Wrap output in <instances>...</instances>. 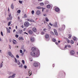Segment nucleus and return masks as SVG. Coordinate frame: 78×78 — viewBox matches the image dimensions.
<instances>
[{
	"instance_id": "1",
	"label": "nucleus",
	"mask_w": 78,
	"mask_h": 78,
	"mask_svg": "<svg viewBox=\"0 0 78 78\" xmlns=\"http://www.w3.org/2000/svg\"><path fill=\"white\" fill-rule=\"evenodd\" d=\"M30 55L32 56H35V57H38L39 56V51H36L35 52H31Z\"/></svg>"
},
{
	"instance_id": "2",
	"label": "nucleus",
	"mask_w": 78,
	"mask_h": 78,
	"mask_svg": "<svg viewBox=\"0 0 78 78\" xmlns=\"http://www.w3.org/2000/svg\"><path fill=\"white\" fill-rule=\"evenodd\" d=\"M30 25V24L28 22H26L24 23V26L25 27H29Z\"/></svg>"
},
{
	"instance_id": "3",
	"label": "nucleus",
	"mask_w": 78,
	"mask_h": 78,
	"mask_svg": "<svg viewBox=\"0 0 78 78\" xmlns=\"http://www.w3.org/2000/svg\"><path fill=\"white\" fill-rule=\"evenodd\" d=\"M33 65L34 67H38V66H39V64H38V63L36 62H35L34 63Z\"/></svg>"
},
{
	"instance_id": "4",
	"label": "nucleus",
	"mask_w": 78,
	"mask_h": 78,
	"mask_svg": "<svg viewBox=\"0 0 78 78\" xmlns=\"http://www.w3.org/2000/svg\"><path fill=\"white\" fill-rule=\"evenodd\" d=\"M16 74H13L12 76H10L9 77V78H14L15 77V76Z\"/></svg>"
},
{
	"instance_id": "5",
	"label": "nucleus",
	"mask_w": 78,
	"mask_h": 78,
	"mask_svg": "<svg viewBox=\"0 0 78 78\" xmlns=\"http://www.w3.org/2000/svg\"><path fill=\"white\" fill-rule=\"evenodd\" d=\"M9 56H10L12 58H14V55L11 54V52H9Z\"/></svg>"
},
{
	"instance_id": "6",
	"label": "nucleus",
	"mask_w": 78,
	"mask_h": 78,
	"mask_svg": "<svg viewBox=\"0 0 78 78\" xmlns=\"http://www.w3.org/2000/svg\"><path fill=\"white\" fill-rule=\"evenodd\" d=\"M31 49L32 51H36V47H33Z\"/></svg>"
},
{
	"instance_id": "7",
	"label": "nucleus",
	"mask_w": 78,
	"mask_h": 78,
	"mask_svg": "<svg viewBox=\"0 0 78 78\" xmlns=\"http://www.w3.org/2000/svg\"><path fill=\"white\" fill-rule=\"evenodd\" d=\"M55 10L56 11V12H59V11H60V9L59 8L57 7L55 9Z\"/></svg>"
},
{
	"instance_id": "8",
	"label": "nucleus",
	"mask_w": 78,
	"mask_h": 78,
	"mask_svg": "<svg viewBox=\"0 0 78 78\" xmlns=\"http://www.w3.org/2000/svg\"><path fill=\"white\" fill-rule=\"evenodd\" d=\"M8 21V20H11L12 19V17H10V18L9 17H7L6 19Z\"/></svg>"
},
{
	"instance_id": "9",
	"label": "nucleus",
	"mask_w": 78,
	"mask_h": 78,
	"mask_svg": "<svg viewBox=\"0 0 78 78\" xmlns=\"http://www.w3.org/2000/svg\"><path fill=\"white\" fill-rule=\"evenodd\" d=\"M36 14L38 15H40L41 14V12L39 10H37V11Z\"/></svg>"
},
{
	"instance_id": "10",
	"label": "nucleus",
	"mask_w": 78,
	"mask_h": 78,
	"mask_svg": "<svg viewBox=\"0 0 78 78\" xmlns=\"http://www.w3.org/2000/svg\"><path fill=\"white\" fill-rule=\"evenodd\" d=\"M70 53L71 55H73L74 54H75V52L73 50H72L70 51Z\"/></svg>"
},
{
	"instance_id": "11",
	"label": "nucleus",
	"mask_w": 78,
	"mask_h": 78,
	"mask_svg": "<svg viewBox=\"0 0 78 78\" xmlns=\"http://www.w3.org/2000/svg\"><path fill=\"white\" fill-rule=\"evenodd\" d=\"M54 30L55 35H56V36H58V32H57L56 31V30L55 29H54Z\"/></svg>"
},
{
	"instance_id": "12",
	"label": "nucleus",
	"mask_w": 78,
	"mask_h": 78,
	"mask_svg": "<svg viewBox=\"0 0 78 78\" xmlns=\"http://www.w3.org/2000/svg\"><path fill=\"white\" fill-rule=\"evenodd\" d=\"M6 29L7 30V32L8 33H11L10 32V30H9L8 27H6Z\"/></svg>"
},
{
	"instance_id": "13",
	"label": "nucleus",
	"mask_w": 78,
	"mask_h": 78,
	"mask_svg": "<svg viewBox=\"0 0 78 78\" xmlns=\"http://www.w3.org/2000/svg\"><path fill=\"white\" fill-rule=\"evenodd\" d=\"M45 37L46 39H48V38L49 37V35L48 34H46L45 35Z\"/></svg>"
},
{
	"instance_id": "14",
	"label": "nucleus",
	"mask_w": 78,
	"mask_h": 78,
	"mask_svg": "<svg viewBox=\"0 0 78 78\" xmlns=\"http://www.w3.org/2000/svg\"><path fill=\"white\" fill-rule=\"evenodd\" d=\"M13 43L14 44H17V41L15 40H13Z\"/></svg>"
},
{
	"instance_id": "15",
	"label": "nucleus",
	"mask_w": 78,
	"mask_h": 78,
	"mask_svg": "<svg viewBox=\"0 0 78 78\" xmlns=\"http://www.w3.org/2000/svg\"><path fill=\"white\" fill-rule=\"evenodd\" d=\"M32 30L34 32H36V31H37V30L36 29V28L35 27H34L33 28Z\"/></svg>"
},
{
	"instance_id": "16",
	"label": "nucleus",
	"mask_w": 78,
	"mask_h": 78,
	"mask_svg": "<svg viewBox=\"0 0 78 78\" xmlns=\"http://www.w3.org/2000/svg\"><path fill=\"white\" fill-rule=\"evenodd\" d=\"M30 40L31 42H34V38L31 37L30 38Z\"/></svg>"
},
{
	"instance_id": "17",
	"label": "nucleus",
	"mask_w": 78,
	"mask_h": 78,
	"mask_svg": "<svg viewBox=\"0 0 78 78\" xmlns=\"http://www.w3.org/2000/svg\"><path fill=\"white\" fill-rule=\"evenodd\" d=\"M29 75H30H30H31L32 73H31V71L30 70L29 71Z\"/></svg>"
},
{
	"instance_id": "18",
	"label": "nucleus",
	"mask_w": 78,
	"mask_h": 78,
	"mask_svg": "<svg viewBox=\"0 0 78 78\" xmlns=\"http://www.w3.org/2000/svg\"><path fill=\"white\" fill-rule=\"evenodd\" d=\"M41 8H42L41 6H37L36 7V9H41Z\"/></svg>"
},
{
	"instance_id": "19",
	"label": "nucleus",
	"mask_w": 78,
	"mask_h": 78,
	"mask_svg": "<svg viewBox=\"0 0 78 78\" xmlns=\"http://www.w3.org/2000/svg\"><path fill=\"white\" fill-rule=\"evenodd\" d=\"M29 33L30 34H33V31L31 30H29Z\"/></svg>"
},
{
	"instance_id": "20",
	"label": "nucleus",
	"mask_w": 78,
	"mask_h": 78,
	"mask_svg": "<svg viewBox=\"0 0 78 78\" xmlns=\"http://www.w3.org/2000/svg\"><path fill=\"white\" fill-rule=\"evenodd\" d=\"M22 32H23V31H22V30H20L19 31V33L20 34H22Z\"/></svg>"
},
{
	"instance_id": "21",
	"label": "nucleus",
	"mask_w": 78,
	"mask_h": 78,
	"mask_svg": "<svg viewBox=\"0 0 78 78\" xmlns=\"http://www.w3.org/2000/svg\"><path fill=\"white\" fill-rule=\"evenodd\" d=\"M50 7H51V5H48L47 6V8H50Z\"/></svg>"
},
{
	"instance_id": "22",
	"label": "nucleus",
	"mask_w": 78,
	"mask_h": 78,
	"mask_svg": "<svg viewBox=\"0 0 78 78\" xmlns=\"http://www.w3.org/2000/svg\"><path fill=\"white\" fill-rule=\"evenodd\" d=\"M11 8L12 9H14V5H13V3H12L11 5Z\"/></svg>"
},
{
	"instance_id": "23",
	"label": "nucleus",
	"mask_w": 78,
	"mask_h": 78,
	"mask_svg": "<svg viewBox=\"0 0 78 78\" xmlns=\"http://www.w3.org/2000/svg\"><path fill=\"white\" fill-rule=\"evenodd\" d=\"M54 27H57V23L56 22L54 26Z\"/></svg>"
},
{
	"instance_id": "24",
	"label": "nucleus",
	"mask_w": 78,
	"mask_h": 78,
	"mask_svg": "<svg viewBox=\"0 0 78 78\" xmlns=\"http://www.w3.org/2000/svg\"><path fill=\"white\" fill-rule=\"evenodd\" d=\"M19 39L20 40H23V37H20L19 38Z\"/></svg>"
},
{
	"instance_id": "25",
	"label": "nucleus",
	"mask_w": 78,
	"mask_h": 78,
	"mask_svg": "<svg viewBox=\"0 0 78 78\" xmlns=\"http://www.w3.org/2000/svg\"><path fill=\"white\" fill-rule=\"evenodd\" d=\"M45 20L46 22H48L49 21V20H48V19L47 18V17H46L45 19Z\"/></svg>"
},
{
	"instance_id": "26",
	"label": "nucleus",
	"mask_w": 78,
	"mask_h": 78,
	"mask_svg": "<svg viewBox=\"0 0 78 78\" xmlns=\"http://www.w3.org/2000/svg\"><path fill=\"white\" fill-rule=\"evenodd\" d=\"M70 43H71L72 44H73L74 43V41H73V40H71L70 42Z\"/></svg>"
},
{
	"instance_id": "27",
	"label": "nucleus",
	"mask_w": 78,
	"mask_h": 78,
	"mask_svg": "<svg viewBox=\"0 0 78 78\" xmlns=\"http://www.w3.org/2000/svg\"><path fill=\"white\" fill-rule=\"evenodd\" d=\"M44 5V4L43 2H41L40 3V5H41V6H43Z\"/></svg>"
},
{
	"instance_id": "28",
	"label": "nucleus",
	"mask_w": 78,
	"mask_h": 78,
	"mask_svg": "<svg viewBox=\"0 0 78 78\" xmlns=\"http://www.w3.org/2000/svg\"><path fill=\"white\" fill-rule=\"evenodd\" d=\"M41 34L42 35H44V34H45V32H44V31H42L41 32Z\"/></svg>"
},
{
	"instance_id": "29",
	"label": "nucleus",
	"mask_w": 78,
	"mask_h": 78,
	"mask_svg": "<svg viewBox=\"0 0 78 78\" xmlns=\"http://www.w3.org/2000/svg\"><path fill=\"white\" fill-rule=\"evenodd\" d=\"M51 34H52V35H53V36H54V35H55V34H54V33L51 31Z\"/></svg>"
},
{
	"instance_id": "30",
	"label": "nucleus",
	"mask_w": 78,
	"mask_h": 78,
	"mask_svg": "<svg viewBox=\"0 0 78 78\" xmlns=\"http://www.w3.org/2000/svg\"><path fill=\"white\" fill-rule=\"evenodd\" d=\"M11 25V22H9L8 23V26H9Z\"/></svg>"
},
{
	"instance_id": "31",
	"label": "nucleus",
	"mask_w": 78,
	"mask_h": 78,
	"mask_svg": "<svg viewBox=\"0 0 78 78\" xmlns=\"http://www.w3.org/2000/svg\"><path fill=\"white\" fill-rule=\"evenodd\" d=\"M73 41H75L76 40V37H74L73 38Z\"/></svg>"
},
{
	"instance_id": "32",
	"label": "nucleus",
	"mask_w": 78,
	"mask_h": 78,
	"mask_svg": "<svg viewBox=\"0 0 78 78\" xmlns=\"http://www.w3.org/2000/svg\"><path fill=\"white\" fill-rule=\"evenodd\" d=\"M52 41H53V42H56V39H55V38H53L52 39Z\"/></svg>"
},
{
	"instance_id": "33",
	"label": "nucleus",
	"mask_w": 78,
	"mask_h": 78,
	"mask_svg": "<svg viewBox=\"0 0 78 78\" xmlns=\"http://www.w3.org/2000/svg\"><path fill=\"white\" fill-rule=\"evenodd\" d=\"M31 13L32 14H34V10L32 11Z\"/></svg>"
},
{
	"instance_id": "34",
	"label": "nucleus",
	"mask_w": 78,
	"mask_h": 78,
	"mask_svg": "<svg viewBox=\"0 0 78 78\" xmlns=\"http://www.w3.org/2000/svg\"><path fill=\"white\" fill-rule=\"evenodd\" d=\"M72 37V35H69V37H68L69 39H70Z\"/></svg>"
},
{
	"instance_id": "35",
	"label": "nucleus",
	"mask_w": 78,
	"mask_h": 78,
	"mask_svg": "<svg viewBox=\"0 0 78 78\" xmlns=\"http://www.w3.org/2000/svg\"><path fill=\"white\" fill-rule=\"evenodd\" d=\"M17 12H18V13H20V10H18L17 11Z\"/></svg>"
},
{
	"instance_id": "36",
	"label": "nucleus",
	"mask_w": 78,
	"mask_h": 78,
	"mask_svg": "<svg viewBox=\"0 0 78 78\" xmlns=\"http://www.w3.org/2000/svg\"><path fill=\"white\" fill-rule=\"evenodd\" d=\"M8 16H9V17H10L11 16V14L9 13V14L8 15Z\"/></svg>"
},
{
	"instance_id": "37",
	"label": "nucleus",
	"mask_w": 78,
	"mask_h": 78,
	"mask_svg": "<svg viewBox=\"0 0 78 78\" xmlns=\"http://www.w3.org/2000/svg\"><path fill=\"white\" fill-rule=\"evenodd\" d=\"M67 47H69V48H71V46L69 45H67Z\"/></svg>"
},
{
	"instance_id": "38",
	"label": "nucleus",
	"mask_w": 78,
	"mask_h": 78,
	"mask_svg": "<svg viewBox=\"0 0 78 78\" xmlns=\"http://www.w3.org/2000/svg\"><path fill=\"white\" fill-rule=\"evenodd\" d=\"M67 41L68 44L70 43V41L69 39L67 40Z\"/></svg>"
},
{
	"instance_id": "39",
	"label": "nucleus",
	"mask_w": 78,
	"mask_h": 78,
	"mask_svg": "<svg viewBox=\"0 0 78 78\" xmlns=\"http://www.w3.org/2000/svg\"><path fill=\"white\" fill-rule=\"evenodd\" d=\"M15 61H16V62H17V60L16 59V58H15Z\"/></svg>"
},
{
	"instance_id": "40",
	"label": "nucleus",
	"mask_w": 78,
	"mask_h": 78,
	"mask_svg": "<svg viewBox=\"0 0 78 78\" xmlns=\"http://www.w3.org/2000/svg\"><path fill=\"white\" fill-rule=\"evenodd\" d=\"M2 63H1V64L0 65V67H2Z\"/></svg>"
},
{
	"instance_id": "41",
	"label": "nucleus",
	"mask_w": 78,
	"mask_h": 78,
	"mask_svg": "<svg viewBox=\"0 0 78 78\" xmlns=\"http://www.w3.org/2000/svg\"><path fill=\"white\" fill-rule=\"evenodd\" d=\"M24 18H26V17H27V15H26V14H24Z\"/></svg>"
},
{
	"instance_id": "42",
	"label": "nucleus",
	"mask_w": 78,
	"mask_h": 78,
	"mask_svg": "<svg viewBox=\"0 0 78 78\" xmlns=\"http://www.w3.org/2000/svg\"><path fill=\"white\" fill-rule=\"evenodd\" d=\"M30 22H34V21L33 20H31L30 21Z\"/></svg>"
},
{
	"instance_id": "43",
	"label": "nucleus",
	"mask_w": 78,
	"mask_h": 78,
	"mask_svg": "<svg viewBox=\"0 0 78 78\" xmlns=\"http://www.w3.org/2000/svg\"><path fill=\"white\" fill-rule=\"evenodd\" d=\"M16 57L17 58H19V55H17L16 56Z\"/></svg>"
},
{
	"instance_id": "44",
	"label": "nucleus",
	"mask_w": 78,
	"mask_h": 78,
	"mask_svg": "<svg viewBox=\"0 0 78 78\" xmlns=\"http://www.w3.org/2000/svg\"><path fill=\"white\" fill-rule=\"evenodd\" d=\"M15 37H19V35L17 34H16L15 35Z\"/></svg>"
},
{
	"instance_id": "45",
	"label": "nucleus",
	"mask_w": 78,
	"mask_h": 78,
	"mask_svg": "<svg viewBox=\"0 0 78 78\" xmlns=\"http://www.w3.org/2000/svg\"><path fill=\"white\" fill-rule=\"evenodd\" d=\"M49 24L51 26H53V24H52L51 23H49Z\"/></svg>"
},
{
	"instance_id": "46",
	"label": "nucleus",
	"mask_w": 78,
	"mask_h": 78,
	"mask_svg": "<svg viewBox=\"0 0 78 78\" xmlns=\"http://www.w3.org/2000/svg\"><path fill=\"white\" fill-rule=\"evenodd\" d=\"M19 3H20L21 4L22 3V1H19Z\"/></svg>"
},
{
	"instance_id": "47",
	"label": "nucleus",
	"mask_w": 78,
	"mask_h": 78,
	"mask_svg": "<svg viewBox=\"0 0 78 78\" xmlns=\"http://www.w3.org/2000/svg\"><path fill=\"white\" fill-rule=\"evenodd\" d=\"M23 66V65H22V64H21V66H19V67H22Z\"/></svg>"
},
{
	"instance_id": "48",
	"label": "nucleus",
	"mask_w": 78,
	"mask_h": 78,
	"mask_svg": "<svg viewBox=\"0 0 78 78\" xmlns=\"http://www.w3.org/2000/svg\"><path fill=\"white\" fill-rule=\"evenodd\" d=\"M22 62L23 64H25V61H24V60H22Z\"/></svg>"
},
{
	"instance_id": "49",
	"label": "nucleus",
	"mask_w": 78,
	"mask_h": 78,
	"mask_svg": "<svg viewBox=\"0 0 78 78\" xmlns=\"http://www.w3.org/2000/svg\"><path fill=\"white\" fill-rule=\"evenodd\" d=\"M20 53H22V52H23L22 50H20Z\"/></svg>"
},
{
	"instance_id": "50",
	"label": "nucleus",
	"mask_w": 78,
	"mask_h": 78,
	"mask_svg": "<svg viewBox=\"0 0 78 78\" xmlns=\"http://www.w3.org/2000/svg\"><path fill=\"white\" fill-rule=\"evenodd\" d=\"M1 34L2 36H3V32H1Z\"/></svg>"
},
{
	"instance_id": "51",
	"label": "nucleus",
	"mask_w": 78,
	"mask_h": 78,
	"mask_svg": "<svg viewBox=\"0 0 78 78\" xmlns=\"http://www.w3.org/2000/svg\"><path fill=\"white\" fill-rule=\"evenodd\" d=\"M27 21H29L30 22V19H27Z\"/></svg>"
},
{
	"instance_id": "52",
	"label": "nucleus",
	"mask_w": 78,
	"mask_h": 78,
	"mask_svg": "<svg viewBox=\"0 0 78 78\" xmlns=\"http://www.w3.org/2000/svg\"><path fill=\"white\" fill-rule=\"evenodd\" d=\"M20 62H19V61L18 63V65H20Z\"/></svg>"
},
{
	"instance_id": "53",
	"label": "nucleus",
	"mask_w": 78,
	"mask_h": 78,
	"mask_svg": "<svg viewBox=\"0 0 78 78\" xmlns=\"http://www.w3.org/2000/svg\"><path fill=\"white\" fill-rule=\"evenodd\" d=\"M45 30H46V29L45 28H44V29H43V31H46Z\"/></svg>"
},
{
	"instance_id": "54",
	"label": "nucleus",
	"mask_w": 78,
	"mask_h": 78,
	"mask_svg": "<svg viewBox=\"0 0 78 78\" xmlns=\"http://www.w3.org/2000/svg\"><path fill=\"white\" fill-rule=\"evenodd\" d=\"M24 34H28L27 33H26V32H24Z\"/></svg>"
},
{
	"instance_id": "55",
	"label": "nucleus",
	"mask_w": 78,
	"mask_h": 78,
	"mask_svg": "<svg viewBox=\"0 0 78 78\" xmlns=\"http://www.w3.org/2000/svg\"><path fill=\"white\" fill-rule=\"evenodd\" d=\"M9 48H10V49H11V45H9Z\"/></svg>"
},
{
	"instance_id": "56",
	"label": "nucleus",
	"mask_w": 78,
	"mask_h": 78,
	"mask_svg": "<svg viewBox=\"0 0 78 78\" xmlns=\"http://www.w3.org/2000/svg\"><path fill=\"white\" fill-rule=\"evenodd\" d=\"M24 68H25V69H27V66H24Z\"/></svg>"
},
{
	"instance_id": "57",
	"label": "nucleus",
	"mask_w": 78,
	"mask_h": 78,
	"mask_svg": "<svg viewBox=\"0 0 78 78\" xmlns=\"http://www.w3.org/2000/svg\"><path fill=\"white\" fill-rule=\"evenodd\" d=\"M55 43L56 44V45H58V43H57V42H56Z\"/></svg>"
},
{
	"instance_id": "58",
	"label": "nucleus",
	"mask_w": 78,
	"mask_h": 78,
	"mask_svg": "<svg viewBox=\"0 0 78 78\" xmlns=\"http://www.w3.org/2000/svg\"><path fill=\"white\" fill-rule=\"evenodd\" d=\"M9 42H11V39H9Z\"/></svg>"
},
{
	"instance_id": "59",
	"label": "nucleus",
	"mask_w": 78,
	"mask_h": 78,
	"mask_svg": "<svg viewBox=\"0 0 78 78\" xmlns=\"http://www.w3.org/2000/svg\"><path fill=\"white\" fill-rule=\"evenodd\" d=\"M62 27H63V28H65V25H63L62 26Z\"/></svg>"
},
{
	"instance_id": "60",
	"label": "nucleus",
	"mask_w": 78,
	"mask_h": 78,
	"mask_svg": "<svg viewBox=\"0 0 78 78\" xmlns=\"http://www.w3.org/2000/svg\"><path fill=\"white\" fill-rule=\"evenodd\" d=\"M67 46H66L65 47V48H67Z\"/></svg>"
},
{
	"instance_id": "61",
	"label": "nucleus",
	"mask_w": 78,
	"mask_h": 78,
	"mask_svg": "<svg viewBox=\"0 0 78 78\" xmlns=\"http://www.w3.org/2000/svg\"><path fill=\"white\" fill-rule=\"evenodd\" d=\"M15 31H16V30L14 29V30H13V32H15Z\"/></svg>"
},
{
	"instance_id": "62",
	"label": "nucleus",
	"mask_w": 78,
	"mask_h": 78,
	"mask_svg": "<svg viewBox=\"0 0 78 78\" xmlns=\"http://www.w3.org/2000/svg\"><path fill=\"white\" fill-rule=\"evenodd\" d=\"M18 19L19 20H20V17L19 16H18Z\"/></svg>"
},
{
	"instance_id": "63",
	"label": "nucleus",
	"mask_w": 78,
	"mask_h": 78,
	"mask_svg": "<svg viewBox=\"0 0 78 78\" xmlns=\"http://www.w3.org/2000/svg\"><path fill=\"white\" fill-rule=\"evenodd\" d=\"M16 29H17V26H16Z\"/></svg>"
},
{
	"instance_id": "64",
	"label": "nucleus",
	"mask_w": 78,
	"mask_h": 78,
	"mask_svg": "<svg viewBox=\"0 0 78 78\" xmlns=\"http://www.w3.org/2000/svg\"><path fill=\"white\" fill-rule=\"evenodd\" d=\"M44 16H46V15L45 14H44L43 15Z\"/></svg>"
}]
</instances>
